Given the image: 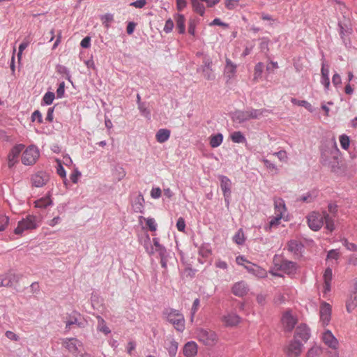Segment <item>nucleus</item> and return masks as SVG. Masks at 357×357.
<instances>
[{
    "label": "nucleus",
    "instance_id": "obj_12",
    "mask_svg": "<svg viewBox=\"0 0 357 357\" xmlns=\"http://www.w3.org/2000/svg\"><path fill=\"white\" fill-rule=\"evenodd\" d=\"M237 67V65L234 63L229 58L225 57V66L224 68L223 73L227 81L236 77Z\"/></svg>",
    "mask_w": 357,
    "mask_h": 357
},
{
    "label": "nucleus",
    "instance_id": "obj_28",
    "mask_svg": "<svg viewBox=\"0 0 357 357\" xmlns=\"http://www.w3.org/2000/svg\"><path fill=\"white\" fill-rule=\"evenodd\" d=\"M170 137V130L167 129H160L156 135L155 139L159 143H164L169 139Z\"/></svg>",
    "mask_w": 357,
    "mask_h": 357
},
{
    "label": "nucleus",
    "instance_id": "obj_30",
    "mask_svg": "<svg viewBox=\"0 0 357 357\" xmlns=\"http://www.w3.org/2000/svg\"><path fill=\"white\" fill-rule=\"evenodd\" d=\"M153 242L154 248H151V251L150 252V253L152 254L154 252H158L160 257L163 258L166 253V249L165 248V247H163L162 245L159 243L158 238H153Z\"/></svg>",
    "mask_w": 357,
    "mask_h": 357
},
{
    "label": "nucleus",
    "instance_id": "obj_8",
    "mask_svg": "<svg viewBox=\"0 0 357 357\" xmlns=\"http://www.w3.org/2000/svg\"><path fill=\"white\" fill-rule=\"evenodd\" d=\"M303 351V344L298 340L293 339L284 348V353L287 357H298Z\"/></svg>",
    "mask_w": 357,
    "mask_h": 357
},
{
    "label": "nucleus",
    "instance_id": "obj_6",
    "mask_svg": "<svg viewBox=\"0 0 357 357\" xmlns=\"http://www.w3.org/2000/svg\"><path fill=\"white\" fill-rule=\"evenodd\" d=\"M197 337L199 341L208 346H213L218 342V335L212 331L199 329Z\"/></svg>",
    "mask_w": 357,
    "mask_h": 357
},
{
    "label": "nucleus",
    "instance_id": "obj_27",
    "mask_svg": "<svg viewBox=\"0 0 357 357\" xmlns=\"http://www.w3.org/2000/svg\"><path fill=\"white\" fill-rule=\"evenodd\" d=\"M174 20L176 23V28L178 29V32L180 33H183L185 31V18L183 15L181 14H176L174 16Z\"/></svg>",
    "mask_w": 357,
    "mask_h": 357
},
{
    "label": "nucleus",
    "instance_id": "obj_46",
    "mask_svg": "<svg viewBox=\"0 0 357 357\" xmlns=\"http://www.w3.org/2000/svg\"><path fill=\"white\" fill-rule=\"evenodd\" d=\"M288 250L291 252H296L300 248V244L296 241H291L288 243Z\"/></svg>",
    "mask_w": 357,
    "mask_h": 357
},
{
    "label": "nucleus",
    "instance_id": "obj_57",
    "mask_svg": "<svg viewBox=\"0 0 357 357\" xmlns=\"http://www.w3.org/2000/svg\"><path fill=\"white\" fill-rule=\"evenodd\" d=\"M29 44V41L26 40V41H24L23 43H22L20 45V46H19V52H18V54H17V56H18L19 59L21 58L23 51L28 47Z\"/></svg>",
    "mask_w": 357,
    "mask_h": 357
},
{
    "label": "nucleus",
    "instance_id": "obj_24",
    "mask_svg": "<svg viewBox=\"0 0 357 357\" xmlns=\"http://www.w3.org/2000/svg\"><path fill=\"white\" fill-rule=\"evenodd\" d=\"M165 348L170 357H175L178 350V343L173 339H168L165 342Z\"/></svg>",
    "mask_w": 357,
    "mask_h": 357
},
{
    "label": "nucleus",
    "instance_id": "obj_34",
    "mask_svg": "<svg viewBox=\"0 0 357 357\" xmlns=\"http://www.w3.org/2000/svg\"><path fill=\"white\" fill-rule=\"evenodd\" d=\"M231 141L234 143H245L246 142V138L240 131H235L230 135Z\"/></svg>",
    "mask_w": 357,
    "mask_h": 357
},
{
    "label": "nucleus",
    "instance_id": "obj_50",
    "mask_svg": "<svg viewBox=\"0 0 357 357\" xmlns=\"http://www.w3.org/2000/svg\"><path fill=\"white\" fill-rule=\"evenodd\" d=\"M340 257V252L337 250H331L327 255V259H338Z\"/></svg>",
    "mask_w": 357,
    "mask_h": 357
},
{
    "label": "nucleus",
    "instance_id": "obj_19",
    "mask_svg": "<svg viewBox=\"0 0 357 357\" xmlns=\"http://www.w3.org/2000/svg\"><path fill=\"white\" fill-rule=\"evenodd\" d=\"M231 291L235 296L242 297L247 294L248 288L244 282H238L233 285Z\"/></svg>",
    "mask_w": 357,
    "mask_h": 357
},
{
    "label": "nucleus",
    "instance_id": "obj_38",
    "mask_svg": "<svg viewBox=\"0 0 357 357\" xmlns=\"http://www.w3.org/2000/svg\"><path fill=\"white\" fill-rule=\"evenodd\" d=\"M139 220H144L146 222V226L151 231H155L157 229V224L154 218H144L143 216L139 217Z\"/></svg>",
    "mask_w": 357,
    "mask_h": 357
},
{
    "label": "nucleus",
    "instance_id": "obj_26",
    "mask_svg": "<svg viewBox=\"0 0 357 357\" xmlns=\"http://www.w3.org/2000/svg\"><path fill=\"white\" fill-rule=\"evenodd\" d=\"M357 307V294L356 292L351 294L346 302L347 311L349 313L352 312Z\"/></svg>",
    "mask_w": 357,
    "mask_h": 357
},
{
    "label": "nucleus",
    "instance_id": "obj_2",
    "mask_svg": "<svg viewBox=\"0 0 357 357\" xmlns=\"http://www.w3.org/2000/svg\"><path fill=\"white\" fill-rule=\"evenodd\" d=\"M321 339L325 345L332 349V351L328 352L329 357H340L338 351L339 342L330 330L324 331L321 334Z\"/></svg>",
    "mask_w": 357,
    "mask_h": 357
},
{
    "label": "nucleus",
    "instance_id": "obj_31",
    "mask_svg": "<svg viewBox=\"0 0 357 357\" xmlns=\"http://www.w3.org/2000/svg\"><path fill=\"white\" fill-rule=\"evenodd\" d=\"M223 135L221 133L211 135L210 137L209 144L212 148H217L222 143Z\"/></svg>",
    "mask_w": 357,
    "mask_h": 357
},
{
    "label": "nucleus",
    "instance_id": "obj_17",
    "mask_svg": "<svg viewBox=\"0 0 357 357\" xmlns=\"http://www.w3.org/2000/svg\"><path fill=\"white\" fill-rule=\"evenodd\" d=\"M24 149V145L19 144L14 146L8 155V167H12L17 162L20 153Z\"/></svg>",
    "mask_w": 357,
    "mask_h": 357
},
{
    "label": "nucleus",
    "instance_id": "obj_29",
    "mask_svg": "<svg viewBox=\"0 0 357 357\" xmlns=\"http://www.w3.org/2000/svg\"><path fill=\"white\" fill-rule=\"evenodd\" d=\"M264 68V63L261 62H259L255 65L252 79L253 82L257 83L261 78Z\"/></svg>",
    "mask_w": 357,
    "mask_h": 357
},
{
    "label": "nucleus",
    "instance_id": "obj_62",
    "mask_svg": "<svg viewBox=\"0 0 357 357\" xmlns=\"http://www.w3.org/2000/svg\"><path fill=\"white\" fill-rule=\"evenodd\" d=\"M31 119H32L33 121L37 120L39 123H41L42 122V114L39 111L36 110L32 114Z\"/></svg>",
    "mask_w": 357,
    "mask_h": 357
},
{
    "label": "nucleus",
    "instance_id": "obj_16",
    "mask_svg": "<svg viewBox=\"0 0 357 357\" xmlns=\"http://www.w3.org/2000/svg\"><path fill=\"white\" fill-rule=\"evenodd\" d=\"M310 337V328L306 325H300L296 328L294 339L301 338L306 342Z\"/></svg>",
    "mask_w": 357,
    "mask_h": 357
},
{
    "label": "nucleus",
    "instance_id": "obj_39",
    "mask_svg": "<svg viewBox=\"0 0 357 357\" xmlns=\"http://www.w3.org/2000/svg\"><path fill=\"white\" fill-rule=\"evenodd\" d=\"M233 240L238 245H242L244 243L245 237L242 229L238 230V231L234 236Z\"/></svg>",
    "mask_w": 357,
    "mask_h": 357
},
{
    "label": "nucleus",
    "instance_id": "obj_36",
    "mask_svg": "<svg viewBox=\"0 0 357 357\" xmlns=\"http://www.w3.org/2000/svg\"><path fill=\"white\" fill-rule=\"evenodd\" d=\"M235 118L239 123L250 120L248 110L237 111L235 114Z\"/></svg>",
    "mask_w": 357,
    "mask_h": 357
},
{
    "label": "nucleus",
    "instance_id": "obj_14",
    "mask_svg": "<svg viewBox=\"0 0 357 357\" xmlns=\"http://www.w3.org/2000/svg\"><path fill=\"white\" fill-rule=\"evenodd\" d=\"M275 215L282 218L284 220L287 219V208L284 202L281 198H275L274 199Z\"/></svg>",
    "mask_w": 357,
    "mask_h": 357
},
{
    "label": "nucleus",
    "instance_id": "obj_37",
    "mask_svg": "<svg viewBox=\"0 0 357 357\" xmlns=\"http://www.w3.org/2000/svg\"><path fill=\"white\" fill-rule=\"evenodd\" d=\"M281 220H282V218L275 215L271 219L268 225L265 227V229L266 231H271L273 228L278 227L281 223Z\"/></svg>",
    "mask_w": 357,
    "mask_h": 357
},
{
    "label": "nucleus",
    "instance_id": "obj_10",
    "mask_svg": "<svg viewBox=\"0 0 357 357\" xmlns=\"http://www.w3.org/2000/svg\"><path fill=\"white\" fill-rule=\"evenodd\" d=\"M332 307L326 302H323L320 305L319 316L320 322L323 326H326L331 319Z\"/></svg>",
    "mask_w": 357,
    "mask_h": 357
},
{
    "label": "nucleus",
    "instance_id": "obj_23",
    "mask_svg": "<svg viewBox=\"0 0 357 357\" xmlns=\"http://www.w3.org/2000/svg\"><path fill=\"white\" fill-rule=\"evenodd\" d=\"M197 353V346L195 342L186 343L183 348V354L186 357H194Z\"/></svg>",
    "mask_w": 357,
    "mask_h": 357
},
{
    "label": "nucleus",
    "instance_id": "obj_41",
    "mask_svg": "<svg viewBox=\"0 0 357 357\" xmlns=\"http://www.w3.org/2000/svg\"><path fill=\"white\" fill-rule=\"evenodd\" d=\"M321 354V349L320 347L315 346L310 349L305 357H319Z\"/></svg>",
    "mask_w": 357,
    "mask_h": 357
},
{
    "label": "nucleus",
    "instance_id": "obj_25",
    "mask_svg": "<svg viewBox=\"0 0 357 357\" xmlns=\"http://www.w3.org/2000/svg\"><path fill=\"white\" fill-rule=\"evenodd\" d=\"M321 84L325 86L326 89H328L330 86L329 69L325 63H323L321 66Z\"/></svg>",
    "mask_w": 357,
    "mask_h": 357
},
{
    "label": "nucleus",
    "instance_id": "obj_42",
    "mask_svg": "<svg viewBox=\"0 0 357 357\" xmlns=\"http://www.w3.org/2000/svg\"><path fill=\"white\" fill-rule=\"evenodd\" d=\"M113 15L109 13L105 14L101 17L102 23L106 28L109 26V24L113 21Z\"/></svg>",
    "mask_w": 357,
    "mask_h": 357
},
{
    "label": "nucleus",
    "instance_id": "obj_21",
    "mask_svg": "<svg viewBox=\"0 0 357 357\" xmlns=\"http://www.w3.org/2000/svg\"><path fill=\"white\" fill-rule=\"evenodd\" d=\"M52 204L51 195L48 193L46 196L36 200L34 202V206L39 208H46L47 206L52 205Z\"/></svg>",
    "mask_w": 357,
    "mask_h": 357
},
{
    "label": "nucleus",
    "instance_id": "obj_15",
    "mask_svg": "<svg viewBox=\"0 0 357 357\" xmlns=\"http://www.w3.org/2000/svg\"><path fill=\"white\" fill-rule=\"evenodd\" d=\"M49 179L50 176L46 172H38L32 176L31 182L35 187L41 188L47 184Z\"/></svg>",
    "mask_w": 357,
    "mask_h": 357
},
{
    "label": "nucleus",
    "instance_id": "obj_22",
    "mask_svg": "<svg viewBox=\"0 0 357 357\" xmlns=\"http://www.w3.org/2000/svg\"><path fill=\"white\" fill-rule=\"evenodd\" d=\"M280 269L287 274H293L296 271V265L295 263L290 261H282L280 266Z\"/></svg>",
    "mask_w": 357,
    "mask_h": 357
},
{
    "label": "nucleus",
    "instance_id": "obj_53",
    "mask_svg": "<svg viewBox=\"0 0 357 357\" xmlns=\"http://www.w3.org/2000/svg\"><path fill=\"white\" fill-rule=\"evenodd\" d=\"M5 335L7 338H8L10 340L17 342L20 340L19 336L15 334L14 332L10 331H7L5 333Z\"/></svg>",
    "mask_w": 357,
    "mask_h": 357
},
{
    "label": "nucleus",
    "instance_id": "obj_64",
    "mask_svg": "<svg viewBox=\"0 0 357 357\" xmlns=\"http://www.w3.org/2000/svg\"><path fill=\"white\" fill-rule=\"evenodd\" d=\"M348 261L349 264L357 266V256L354 254L349 255Z\"/></svg>",
    "mask_w": 357,
    "mask_h": 357
},
{
    "label": "nucleus",
    "instance_id": "obj_4",
    "mask_svg": "<svg viewBox=\"0 0 357 357\" xmlns=\"http://www.w3.org/2000/svg\"><path fill=\"white\" fill-rule=\"evenodd\" d=\"M236 261L238 264L243 266L249 272L259 278H264L266 277L267 272L265 269L255 265L250 264L243 257L238 256L236 259Z\"/></svg>",
    "mask_w": 357,
    "mask_h": 357
},
{
    "label": "nucleus",
    "instance_id": "obj_9",
    "mask_svg": "<svg viewBox=\"0 0 357 357\" xmlns=\"http://www.w3.org/2000/svg\"><path fill=\"white\" fill-rule=\"evenodd\" d=\"M298 319L290 310L284 312L281 317V324L284 331L291 332L297 324Z\"/></svg>",
    "mask_w": 357,
    "mask_h": 357
},
{
    "label": "nucleus",
    "instance_id": "obj_5",
    "mask_svg": "<svg viewBox=\"0 0 357 357\" xmlns=\"http://www.w3.org/2000/svg\"><path fill=\"white\" fill-rule=\"evenodd\" d=\"M36 217L34 215H27L26 218L22 219L18 222L17 228L15 229L16 234H21L23 231L29 229H33L38 227Z\"/></svg>",
    "mask_w": 357,
    "mask_h": 357
},
{
    "label": "nucleus",
    "instance_id": "obj_13",
    "mask_svg": "<svg viewBox=\"0 0 357 357\" xmlns=\"http://www.w3.org/2000/svg\"><path fill=\"white\" fill-rule=\"evenodd\" d=\"M241 318L234 312H228L221 317V321L226 327H234L241 322Z\"/></svg>",
    "mask_w": 357,
    "mask_h": 357
},
{
    "label": "nucleus",
    "instance_id": "obj_47",
    "mask_svg": "<svg viewBox=\"0 0 357 357\" xmlns=\"http://www.w3.org/2000/svg\"><path fill=\"white\" fill-rule=\"evenodd\" d=\"M66 328L68 329L70 328L71 326L75 325V324L79 326L78 319L76 317V316H75V315L70 316L69 317V319L66 321Z\"/></svg>",
    "mask_w": 357,
    "mask_h": 357
},
{
    "label": "nucleus",
    "instance_id": "obj_61",
    "mask_svg": "<svg viewBox=\"0 0 357 357\" xmlns=\"http://www.w3.org/2000/svg\"><path fill=\"white\" fill-rule=\"evenodd\" d=\"M332 82L335 86L341 84L342 79L340 75L337 73H335L332 78Z\"/></svg>",
    "mask_w": 357,
    "mask_h": 357
},
{
    "label": "nucleus",
    "instance_id": "obj_44",
    "mask_svg": "<svg viewBox=\"0 0 357 357\" xmlns=\"http://www.w3.org/2000/svg\"><path fill=\"white\" fill-rule=\"evenodd\" d=\"M342 244L344 246L346 247V248L352 252H357V245L353 243H350L348 241L347 238H343L341 240Z\"/></svg>",
    "mask_w": 357,
    "mask_h": 357
},
{
    "label": "nucleus",
    "instance_id": "obj_54",
    "mask_svg": "<svg viewBox=\"0 0 357 357\" xmlns=\"http://www.w3.org/2000/svg\"><path fill=\"white\" fill-rule=\"evenodd\" d=\"M203 75H204V77L207 80H213L215 79V75L213 73V70H211V71H210L209 70H206L205 68H203Z\"/></svg>",
    "mask_w": 357,
    "mask_h": 357
},
{
    "label": "nucleus",
    "instance_id": "obj_58",
    "mask_svg": "<svg viewBox=\"0 0 357 357\" xmlns=\"http://www.w3.org/2000/svg\"><path fill=\"white\" fill-rule=\"evenodd\" d=\"M176 9L178 11L183 10L187 6L186 0H176Z\"/></svg>",
    "mask_w": 357,
    "mask_h": 357
},
{
    "label": "nucleus",
    "instance_id": "obj_60",
    "mask_svg": "<svg viewBox=\"0 0 357 357\" xmlns=\"http://www.w3.org/2000/svg\"><path fill=\"white\" fill-rule=\"evenodd\" d=\"M146 4V0H137L135 2L130 3V6L137 8H142Z\"/></svg>",
    "mask_w": 357,
    "mask_h": 357
},
{
    "label": "nucleus",
    "instance_id": "obj_40",
    "mask_svg": "<svg viewBox=\"0 0 357 357\" xmlns=\"http://www.w3.org/2000/svg\"><path fill=\"white\" fill-rule=\"evenodd\" d=\"M199 255L207 259L212 255V250L208 245H202L199 250Z\"/></svg>",
    "mask_w": 357,
    "mask_h": 357
},
{
    "label": "nucleus",
    "instance_id": "obj_32",
    "mask_svg": "<svg viewBox=\"0 0 357 357\" xmlns=\"http://www.w3.org/2000/svg\"><path fill=\"white\" fill-rule=\"evenodd\" d=\"M98 326L97 328L99 331L103 333L105 335L110 333L111 331L106 325L105 321L100 316L97 317Z\"/></svg>",
    "mask_w": 357,
    "mask_h": 357
},
{
    "label": "nucleus",
    "instance_id": "obj_7",
    "mask_svg": "<svg viewBox=\"0 0 357 357\" xmlns=\"http://www.w3.org/2000/svg\"><path fill=\"white\" fill-rule=\"evenodd\" d=\"M39 151L35 146H29L22 153V162L25 165H33L39 158Z\"/></svg>",
    "mask_w": 357,
    "mask_h": 357
},
{
    "label": "nucleus",
    "instance_id": "obj_18",
    "mask_svg": "<svg viewBox=\"0 0 357 357\" xmlns=\"http://www.w3.org/2000/svg\"><path fill=\"white\" fill-rule=\"evenodd\" d=\"M231 182L227 176H222L220 177V187L223 192V195L227 201L231 195Z\"/></svg>",
    "mask_w": 357,
    "mask_h": 357
},
{
    "label": "nucleus",
    "instance_id": "obj_45",
    "mask_svg": "<svg viewBox=\"0 0 357 357\" xmlns=\"http://www.w3.org/2000/svg\"><path fill=\"white\" fill-rule=\"evenodd\" d=\"M55 98L54 93L52 92H47L43 98V101L46 105H51Z\"/></svg>",
    "mask_w": 357,
    "mask_h": 357
},
{
    "label": "nucleus",
    "instance_id": "obj_49",
    "mask_svg": "<svg viewBox=\"0 0 357 357\" xmlns=\"http://www.w3.org/2000/svg\"><path fill=\"white\" fill-rule=\"evenodd\" d=\"M8 217L6 215H0V231H3L8 224Z\"/></svg>",
    "mask_w": 357,
    "mask_h": 357
},
{
    "label": "nucleus",
    "instance_id": "obj_3",
    "mask_svg": "<svg viewBox=\"0 0 357 357\" xmlns=\"http://www.w3.org/2000/svg\"><path fill=\"white\" fill-rule=\"evenodd\" d=\"M167 320L171 323L178 331H183L185 329V319L183 315L174 309L167 310L165 312Z\"/></svg>",
    "mask_w": 357,
    "mask_h": 357
},
{
    "label": "nucleus",
    "instance_id": "obj_63",
    "mask_svg": "<svg viewBox=\"0 0 357 357\" xmlns=\"http://www.w3.org/2000/svg\"><path fill=\"white\" fill-rule=\"evenodd\" d=\"M56 172L61 178H66V171L60 162H59L58 167L56 168Z\"/></svg>",
    "mask_w": 357,
    "mask_h": 357
},
{
    "label": "nucleus",
    "instance_id": "obj_20",
    "mask_svg": "<svg viewBox=\"0 0 357 357\" xmlns=\"http://www.w3.org/2000/svg\"><path fill=\"white\" fill-rule=\"evenodd\" d=\"M324 290L323 293L326 294L331 291V284L333 279V271L331 268H328L325 270L324 275Z\"/></svg>",
    "mask_w": 357,
    "mask_h": 357
},
{
    "label": "nucleus",
    "instance_id": "obj_56",
    "mask_svg": "<svg viewBox=\"0 0 357 357\" xmlns=\"http://www.w3.org/2000/svg\"><path fill=\"white\" fill-rule=\"evenodd\" d=\"M161 190L160 188H153L151 191V196L153 199H158L161 196Z\"/></svg>",
    "mask_w": 357,
    "mask_h": 357
},
{
    "label": "nucleus",
    "instance_id": "obj_43",
    "mask_svg": "<svg viewBox=\"0 0 357 357\" xmlns=\"http://www.w3.org/2000/svg\"><path fill=\"white\" fill-rule=\"evenodd\" d=\"M340 143L343 149L347 150L349 147L350 140L348 136L342 135L340 137Z\"/></svg>",
    "mask_w": 357,
    "mask_h": 357
},
{
    "label": "nucleus",
    "instance_id": "obj_59",
    "mask_svg": "<svg viewBox=\"0 0 357 357\" xmlns=\"http://www.w3.org/2000/svg\"><path fill=\"white\" fill-rule=\"evenodd\" d=\"M65 92V83L62 82L60 83L57 90H56V94L58 98H62Z\"/></svg>",
    "mask_w": 357,
    "mask_h": 357
},
{
    "label": "nucleus",
    "instance_id": "obj_55",
    "mask_svg": "<svg viewBox=\"0 0 357 357\" xmlns=\"http://www.w3.org/2000/svg\"><path fill=\"white\" fill-rule=\"evenodd\" d=\"M176 227L179 231H183L185 228V222L183 218H179L176 222Z\"/></svg>",
    "mask_w": 357,
    "mask_h": 357
},
{
    "label": "nucleus",
    "instance_id": "obj_35",
    "mask_svg": "<svg viewBox=\"0 0 357 357\" xmlns=\"http://www.w3.org/2000/svg\"><path fill=\"white\" fill-rule=\"evenodd\" d=\"M268 111L265 109H248L249 116L250 119H257L260 118L261 116H263L265 113H266Z\"/></svg>",
    "mask_w": 357,
    "mask_h": 357
},
{
    "label": "nucleus",
    "instance_id": "obj_1",
    "mask_svg": "<svg viewBox=\"0 0 357 357\" xmlns=\"http://www.w3.org/2000/svg\"><path fill=\"white\" fill-rule=\"evenodd\" d=\"M309 227L313 231H319L325 223L326 229L332 232L335 229L334 220L325 211H312L307 216Z\"/></svg>",
    "mask_w": 357,
    "mask_h": 357
},
{
    "label": "nucleus",
    "instance_id": "obj_51",
    "mask_svg": "<svg viewBox=\"0 0 357 357\" xmlns=\"http://www.w3.org/2000/svg\"><path fill=\"white\" fill-rule=\"evenodd\" d=\"M274 155H276L278 159L282 162L287 161V153L285 151L281 150L278 152H275L273 153Z\"/></svg>",
    "mask_w": 357,
    "mask_h": 357
},
{
    "label": "nucleus",
    "instance_id": "obj_52",
    "mask_svg": "<svg viewBox=\"0 0 357 357\" xmlns=\"http://www.w3.org/2000/svg\"><path fill=\"white\" fill-rule=\"evenodd\" d=\"M199 305H200V301H199V298H196L194 302H193V304H192V306L191 307V316H192V319H193V317L194 315L196 314V312H197L199 307Z\"/></svg>",
    "mask_w": 357,
    "mask_h": 357
},
{
    "label": "nucleus",
    "instance_id": "obj_33",
    "mask_svg": "<svg viewBox=\"0 0 357 357\" xmlns=\"http://www.w3.org/2000/svg\"><path fill=\"white\" fill-rule=\"evenodd\" d=\"M193 10L200 15H204L205 13V8L202 3L198 0H191Z\"/></svg>",
    "mask_w": 357,
    "mask_h": 357
},
{
    "label": "nucleus",
    "instance_id": "obj_48",
    "mask_svg": "<svg viewBox=\"0 0 357 357\" xmlns=\"http://www.w3.org/2000/svg\"><path fill=\"white\" fill-rule=\"evenodd\" d=\"M174 26L173 20L169 18L166 21L163 30L167 33H170L172 31Z\"/></svg>",
    "mask_w": 357,
    "mask_h": 357
},
{
    "label": "nucleus",
    "instance_id": "obj_11",
    "mask_svg": "<svg viewBox=\"0 0 357 357\" xmlns=\"http://www.w3.org/2000/svg\"><path fill=\"white\" fill-rule=\"evenodd\" d=\"M62 345L73 354H77L82 347V342L76 338H65L62 340Z\"/></svg>",
    "mask_w": 357,
    "mask_h": 357
}]
</instances>
